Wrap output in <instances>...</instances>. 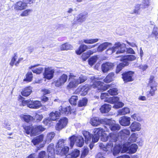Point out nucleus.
I'll return each mask as SVG.
<instances>
[{
	"mask_svg": "<svg viewBox=\"0 0 158 158\" xmlns=\"http://www.w3.org/2000/svg\"><path fill=\"white\" fill-rule=\"evenodd\" d=\"M60 112L57 111H55L50 113L49 114V118L46 119L43 121V123L48 127L52 126L53 122L51 121H55L59 117L61 114L67 115L72 113H75V111L71 110L70 106L67 107L61 106L59 109Z\"/></svg>",
	"mask_w": 158,
	"mask_h": 158,
	"instance_id": "1",
	"label": "nucleus"
},
{
	"mask_svg": "<svg viewBox=\"0 0 158 158\" xmlns=\"http://www.w3.org/2000/svg\"><path fill=\"white\" fill-rule=\"evenodd\" d=\"M126 50V45L123 43L121 44L120 42H117L114 45L111 47H109L106 50V54L110 55L116 52V54L123 53Z\"/></svg>",
	"mask_w": 158,
	"mask_h": 158,
	"instance_id": "2",
	"label": "nucleus"
},
{
	"mask_svg": "<svg viewBox=\"0 0 158 158\" xmlns=\"http://www.w3.org/2000/svg\"><path fill=\"white\" fill-rule=\"evenodd\" d=\"M64 140L60 139L59 140L56 145V154L61 156L68 153L69 148L67 146H64Z\"/></svg>",
	"mask_w": 158,
	"mask_h": 158,
	"instance_id": "3",
	"label": "nucleus"
},
{
	"mask_svg": "<svg viewBox=\"0 0 158 158\" xmlns=\"http://www.w3.org/2000/svg\"><path fill=\"white\" fill-rule=\"evenodd\" d=\"M105 131L101 128H98L94 129L93 132L94 135L92 139V142L89 144V146L91 149H92L94 147V143L97 142L101 136L105 133Z\"/></svg>",
	"mask_w": 158,
	"mask_h": 158,
	"instance_id": "4",
	"label": "nucleus"
},
{
	"mask_svg": "<svg viewBox=\"0 0 158 158\" xmlns=\"http://www.w3.org/2000/svg\"><path fill=\"white\" fill-rule=\"evenodd\" d=\"M91 82L90 83V86L91 87L95 88L98 87V88H102L103 83L100 80L103 79L102 78L98 77L93 76L91 77Z\"/></svg>",
	"mask_w": 158,
	"mask_h": 158,
	"instance_id": "5",
	"label": "nucleus"
},
{
	"mask_svg": "<svg viewBox=\"0 0 158 158\" xmlns=\"http://www.w3.org/2000/svg\"><path fill=\"white\" fill-rule=\"evenodd\" d=\"M104 120L105 121V124L109 125V128L112 131H117L120 129V126L119 124L115 123L114 121H112L107 118Z\"/></svg>",
	"mask_w": 158,
	"mask_h": 158,
	"instance_id": "6",
	"label": "nucleus"
},
{
	"mask_svg": "<svg viewBox=\"0 0 158 158\" xmlns=\"http://www.w3.org/2000/svg\"><path fill=\"white\" fill-rule=\"evenodd\" d=\"M138 148V145L135 143L132 144L129 147L124 146L122 148L121 153L127 152L133 153L135 152Z\"/></svg>",
	"mask_w": 158,
	"mask_h": 158,
	"instance_id": "7",
	"label": "nucleus"
},
{
	"mask_svg": "<svg viewBox=\"0 0 158 158\" xmlns=\"http://www.w3.org/2000/svg\"><path fill=\"white\" fill-rule=\"evenodd\" d=\"M68 122V119L66 117L61 118L59 120L55 126L56 130L60 131L65 127Z\"/></svg>",
	"mask_w": 158,
	"mask_h": 158,
	"instance_id": "8",
	"label": "nucleus"
},
{
	"mask_svg": "<svg viewBox=\"0 0 158 158\" xmlns=\"http://www.w3.org/2000/svg\"><path fill=\"white\" fill-rule=\"evenodd\" d=\"M54 73L55 70L52 68H46L45 69L44 73V77L47 79L50 80L53 77Z\"/></svg>",
	"mask_w": 158,
	"mask_h": 158,
	"instance_id": "9",
	"label": "nucleus"
},
{
	"mask_svg": "<svg viewBox=\"0 0 158 158\" xmlns=\"http://www.w3.org/2000/svg\"><path fill=\"white\" fill-rule=\"evenodd\" d=\"M68 79L67 75L64 74L60 76L57 80L55 81V85L57 87H59L63 85L65 83Z\"/></svg>",
	"mask_w": 158,
	"mask_h": 158,
	"instance_id": "10",
	"label": "nucleus"
},
{
	"mask_svg": "<svg viewBox=\"0 0 158 158\" xmlns=\"http://www.w3.org/2000/svg\"><path fill=\"white\" fill-rule=\"evenodd\" d=\"M76 76L73 73H70L69 79L71 81L67 85L69 88H72L76 87L78 84L76 80Z\"/></svg>",
	"mask_w": 158,
	"mask_h": 158,
	"instance_id": "11",
	"label": "nucleus"
},
{
	"mask_svg": "<svg viewBox=\"0 0 158 158\" xmlns=\"http://www.w3.org/2000/svg\"><path fill=\"white\" fill-rule=\"evenodd\" d=\"M106 118H105L99 119L98 117H94L91 119L90 123L92 126H97L101 123L105 124V121L104 120Z\"/></svg>",
	"mask_w": 158,
	"mask_h": 158,
	"instance_id": "12",
	"label": "nucleus"
},
{
	"mask_svg": "<svg viewBox=\"0 0 158 158\" xmlns=\"http://www.w3.org/2000/svg\"><path fill=\"white\" fill-rule=\"evenodd\" d=\"M130 131L127 129H123L120 131L119 135L122 142H124V143L125 140L127 139V137L130 135Z\"/></svg>",
	"mask_w": 158,
	"mask_h": 158,
	"instance_id": "13",
	"label": "nucleus"
},
{
	"mask_svg": "<svg viewBox=\"0 0 158 158\" xmlns=\"http://www.w3.org/2000/svg\"><path fill=\"white\" fill-rule=\"evenodd\" d=\"M113 143L111 142H109L106 145H105L103 143H101L99 144V147L100 149L106 151H112L113 148Z\"/></svg>",
	"mask_w": 158,
	"mask_h": 158,
	"instance_id": "14",
	"label": "nucleus"
},
{
	"mask_svg": "<svg viewBox=\"0 0 158 158\" xmlns=\"http://www.w3.org/2000/svg\"><path fill=\"white\" fill-rule=\"evenodd\" d=\"M114 147L113 148L112 151L113 154L114 156L118 154L121 151L122 146H125V143L124 142H122L121 141V143L114 144Z\"/></svg>",
	"mask_w": 158,
	"mask_h": 158,
	"instance_id": "15",
	"label": "nucleus"
},
{
	"mask_svg": "<svg viewBox=\"0 0 158 158\" xmlns=\"http://www.w3.org/2000/svg\"><path fill=\"white\" fill-rule=\"evenodd\" d=\"M45 130V128L41 126H32L31 136L37 135L40 132Z\"/></svg>",
	"mask_w": 158,
	"mask_h": 158,
	"instance_id": "16",
	"label": "nucleus"
},
{
	"mask_svg": "<svg viewBox=\"0 0 158 158\" xmlns=\"http://www.w3.org/2000/svg\"><path fill=\"white\" fill-rule=\"evenodd\" d=\"M113 66V64L111 63L107 62L103 63L101 66L102 70L104 73H106L112 69Z\"/></svg>",
	"mask_w": 158,
	"mask_h": 158,
	"instance_id": "17",
	"label": "nucleus"
},
{
	"mask_svg": "<svg viewBox=\"0 0 158 158\" xmlns=\"http://www.w3.org/2000/svg\"><path fill=\"white\" fill-rule=\"evenodd\" d=\"M27 6L26 3L24 2L19 1L15 4L14 9L16 10H21L26 9Z\"/></svg>",
	"mask_w": 158,
	"mask_h": 158,
	"instance_id": "18",
	"label": "nucleus"
},
{
	"mask_svg": "<svg viewBox=\"0 0 158 158\" xmlns=\"http://www.w3.org/2000/svg\"><path fill=\"white\" fill-rule=\"evenodd\" d=\"M131 118L126 116H124L119 118V122L122 126H127L130 124Z\"/></svg>",
	"mask_w": 158,
	"mask_h": 158,
	"instance_id": "19",
	"label": "nucleus"
},
{
	"mask_svg": "<svg viewBox=\"0 0 158 158\" xmlns=\"http://www.w3.org/2000/svg\"><path fill=\"white\" fill-rule=\"evenodd\" d=\"M109 142L113 143H115V144H117L118 143H121L122 140L119 139L120 136H118V137L117 134L114 133H110L109 135Z\"/></svg>",
	"mask_w": 158,
	"mask_h": 158,
	"instance_id": "20",
	"label": "nucleus"
},
{
	"mask_svg": "<svg viewBox=\"0 0 158 158\" xmlns=\"http://www.w3.org/2000/svg\"><path fill=\"white\" fill-rule=\"evenodd\" d=\"M112 46L111 43L109 42H104L100 44L97 48V51L102 52L109 47Z\"/></svg>",
	"mask_w": 158,
	"mask_h": 158,
	"instance_id": "21",
	"label": "nucleus"
},
{
	"mask_svg": "<svg viewBox=\"0 0 158 158\" xmlns=\"http://www.w3.org/2000/svg\"><path fill=\"white\" fill-rule=\"evenodd\" d=\"M136 57L133 55H128L124 56L121 57L120 59L121 61H123L124 63L127 64V65L128 64V61H131L135 60Z\"/></svg>",
	"mask_w": 158,
	"mask_h": 158,
	"instance_id": "22",
	"label": "nucleus"
},
{
	"mask_svg": "<svg viewBox=\"0 0 158 158\" xmlns=\"http://www.w3.org/2000/svg\"><path fill=\"white\" fill-rule=\"evenodd\" d=\"M133 73L131 71H129L127 73H123V78L125 82L130 81H133L132 76Z\"/></svg>",
	"mask_w": 158,
	"mask_h": 158,
	"instance_id": "23",
	"label": "nucleus"
},
{
	"mask_svg": "<svg viewBox=\"0 0 158 158\" xmlns=\"http://www.w3.org/2000/svg\"><path fill=\"white\" fill-rule=\"evenodd\" d=\"M82 134L85 138V143L88 144L91 142V138H93V135L89 132L84 131H83ZM92 141L90 144L92 143Z\"/></svg>",
	"mask_w": 158,
	"mask_h": 158,
	"instance_id": "24",
	"label": "nucleus"
},
{
	"mask_svg": "<svg viewBox=\"0 0 158 158\" xmlns=\"http://www.w3.org/2000/svg\"><path fill=\"white\" fill-rule=\"evenodd\" d=\"M141 125L139 123L135 121L132 123L130 127L131 131L132 132H135L136 131H139L141 128Z\"/></svg>",
	"mask_w": 158,
	"mask_h": 158,
	"instance_id": "25",
	"label": "nucleus"
},
{
	"mask_svg": "<svg viewBox=\"0 0 158 158\" xmlns=\"http://www.w3.org/2000/svg\"><path fill=\"white\" fill-rule=\"evenodd\" d=\"M29 103V108L33 109H38L41 106L40 102L38 101H30Z\"/></svg>",
	"mask_w": 158,
	"mask_h": 158,
	"instance_id": "26",
	"label": "nucleus"
},
{
	"mask_svg": "<svg viewBox=\"0 0 158 158\" xmlns=\"http://www.w3.org/2000/svg\"><path fill=\"white\" fill-rule=\"evenodd\" d=\"M87 17V14L86 13H81L77 16L75 20L78 23H82L85 21Z\"/></svg>",
	"mask_w": 158,
	"mask_h": 158,
	"instance_id": "27",
	"label": "nucleus"
},
{
	"mask_svg": "<svg viewBox=\"0 0 158 158\" xmlns=\"http://www.w3.org/2000/svg\"><path fill=\"white\" fill-rule=\"evenodd\" d=\"M90 89L88 85L86 84L78 88L81 94L83 96L85 95L87 93L88 90Z\"/></svg>",
	"mask_w": 158,
	"mask_h": 158,
	"instance_id": "28",
	"label": "nucleus"
},
{
	"mask_svg": "<svg viewBox=\"0 0 158 158\" xmlns=\"http://www.w3.org/2000/svg\"><path fill=\"white\" fill-rule=\"evenodd\" d=\"M99 39L97 38L94 39H84L83 40L79 41V44H82L84 43L86 44H93L98 42Z\"/></svg>",
	"mask_w": 158,
	"mask_h": 158,
	"instance_id": "29",
	"label": "nucleus"
},
{
	"mask_svg": "<svg viewBox=\"0 0 158 158\" xmlns=\"http://www.w3.org/2000/svg\"><path fill=\"white\" fill-rule=\"evenodd\" d=\"M114 73L113 72L109 73L103 80L104 82L106 83H109L112 81L115 78Z\"/></svg>",
	"mask_w": 158,
	"mask_h": 158,
	"instance_id": "30",
	"label": "nucleus"
},
{
	"mask_svg": "<svg viewBox=\"0 0 158 158\" xmlns=\"http://www.w3.org/2000/svg\"><path fill=\"white\" fill-rule=\"evenodd\" d=\"M111 106L109 104H105L102 106L100 108L102 113H106L109 112L111 109Z\"/></svg>",
	"mask_w": 158,
	"mask_h": 158,
	"instance_id": "31",
	"label": "nucleus"
},
{
	"mask_svg": "<svg viewBox=\"0 0 158 158\" xmlns=\"http://www.w3.org/2000/svg\"><path fill=\"white\" fill-rule=\"evenodd\" d=\"M44 138V135H43L36 136L31 141L34 145H36L43 140Z\"/></svg>",
	"mask_w": 158,
	"mask_h": 158,
	"instance_id": "32",
	"label": "nucleus"
},
{
	"mask_svg": "<svg viewBox=\"0 0 158 158\" xmlns=\"http://www.w3.org/2000/svg\"><path fill=\"white\" fill-rule=\"evenodd\" d=\"M154 77L151 76L149 78V85L151 88L157 89V83L154 80Z\"/></svg>",
	"mask_w": 158,
	"mask_h": 158,
	"instance_id": "33",
	"label": "nucleus"
},
{
	"mask_svg": "<svg viewBox=\"0 0 158 158\" xmlns=\"http://www.w3.org/2000/svg\"><path fill=\"white\" fill-rule=\"evenodd\" d=\"M38 65H35L33 66H31L29 67V69H31L32 72L37 74L40 73L43 70V68L41 67H40L38 68L35 69L34 68L37 66Z\"/></svg>",
	"mask_w": 158,
	"mask_h": 158,
	"instance_id": "34",
	"label": "nucleus"
},
{
	"mask_svg": "<svg viewBox=\"0 0 158 158\" xmlns=\"http://www.w3.org/2000/svg\"><path fill=\"white\" fill-rule=\"evenodd\" d=\"M31 92V87L29 86L24 88L21 92V94L23 96L27 97L30 94Z\"/></svg>",
	"mask_w": 158,
	"mask_h": 158,
	"instance_id": "35",
	"label": "nucleus"
},
{
	"mask_svg": "<svg viewBox=\"0 0 158 158\" xmlns=\"http://www.w3.org/2000/svg\"><path fill=\"white\" fill-rule=\"evenodd\" d=\"M119 100V98L117 97H113L110 98H106L104 102H107L110 103L115 104L118 102Z\"/></svg>",
	"mask_w": 158,
	"mask_h": 158,
	"instance_id": "36",
	"label": "nucleus"
},
{
	"mask_svg": "<svg viewBox=\"0 0 158 158\" xmlns=\"http://www.w3.org/2000/svg\"><path fill=\"white\" fill-rule=\"evenodd\" d=\"M87 45L84 44L80 45L78 49L76 51V52L77 55H80L81 53L87 50Z\"/></svg>",
	"mask_w": 158,
	"mask_h": 158,
	"instance_id": "37",
	"label": "nucleus"
},
{
	"mask_svg": "<svg viewBox=\"0 0 158 158\" xmlns=\"http://www.w3.org/2000/svg\"><path fill=\"white\" fill-rule=\"evenodd\" d=\"M84 140L83 137L81 136H77L76 143L77 145L80 147H82L84 143Z\"/></svg>",
	"mask_w": 158,
	"mask_h": 158,
	"instance_id": "38",
	"label": "nucleus"
},
{
	"mask_svg": "<svg viewBox=\"0 0 158 158\" xmlns=\"http://www.w3.org/2000/svg\"><path fill=\"white\" fill-rule=\"evenodd\" d=\"M61 50H68L72 49L73 47L72 46L68 43H66L61 45L60 46Z\"/></svg>",
	"mask_w": 158,
	"mask_h": 158,
	"instance_id": "39",
	"label": "nucleus"
},
{
	"mask_svg": "<svg viewBox=\"0 0 158 158\" xmlns=\"http://www.w3.org/2000/svg\"><path fill=\"white\" fill-rule=\"evenodd\" d=\"M55 135V133L53 132H51L48 133L46 136L45 142L48 143L50 142Z\"/></svg>",
	"mask_w": 158,
	"mask_h": 158,
	"instance_id": "40",
	"label": "nucleus"
},
{
	"mask_svg": "<svg viewBox=\"0 0 158 158\" xmlns=\"http://www.w3.org/2000/svg\"><path fill=\"white\" fill-rule=\"evenodd\" d=\"M118 113L121 115H125L129 114L130 112L129 109L127 107H124L121 109L119 110L118 111Z\"/></svg>",
	"mask_w": 158,
	"mask_h": 158,
	"instance_id": "41",
	"label": "nucleus"
},
{
	"mask_svg": "<svg viewBox=\"0 0 158 158\" xmlns=\"http://www.w3.org/2000/svg\"><path fill=\"white\" fill-rule=\"evenodd\" d=\"M124 63L123 61L120 63L117 66L116 70V73H118L125 66L127 65V64Z\"/></svg>",
	"mask_w": 158,
	"mask_h": 158,
	"instance_id": "42",
	"label": "nucleus"
},
{
	"mask_svg": "<svg viewBox=\"0 0 158 158\" xmlns=\"http://www.w3.org/2000/svg\"><path fill=\"white\" fill-rule=\"evenodd\" d=\"M78 97L77 96H72L69 99V102L71 105H76L77 101L78 100Z\"/></svg>",
	"mask_w": 158,
	"mask_h": 158,
	"instance_id": "43",
	"label": "nucleus"
},
{
	"mask_svg": "<svg viewBox=\"0 0 158 158\" xmlns=\"http://www.w3.org/2000/svg\"><path fill=\"white\" fill-rule=\"evenodd\" d=\"M23 127L25 133L27 134H30L31 136L32 126L31 125L29 126H24Z\"/></svg>",
	"mask_w": 158,
	"mask_h": 158,
	"instance_id": "44",
	"label": "nucleus"
},
{
	"mask_svg": "<svg viewBox=\"0 0 158 158\" xmlns=\"http://www.w3.org/2000/svg\"><path fill=\"white\" fill-rule=\"evenodd\" d=\"M87 79V77L86 76L82 75H80L78 79H76V80L77 82V84H78L84 82Z\"/></svg>",
	"mask_w": 158,
	"mask_h": 158,
	"instance_id": "45",
	"label": "nucleus"
},
{
	"mask_svg": "<svg viewBox=\"0 0 158 158\" xmlns=\"http://www.w3.org/2000/svg\"><path fill=\"white\" fill-rule=\"evenodd\" d=\"M22 119L26 122L28 123L33 120V118L30 115H23Z\"/></svg>",
	"mask_w": 158,
	"mask_h": 158,
	"instance_id": "46",
	"label": "nucleus"
},
{
	"mask_svg": "<svg viewBox=\"0 0 158 158\" xmlns=\"http://www.w3.org/2000/svg\"><path fill=\"white\" fill-rule=\"evenodd\" d=\"M98 59L97 56H94L92 57L89 59L88 60L89 64L91 66H92L94 63H96Z\"/></svg>",
	"mask_w": 158,
	"mask_h": 158,
	"instance_id": "47",
	"label": "nucleus"
},
{
	"mask_svg": "<svg viewBox=\"0 0 158 158\" xmlns=\"http://www.w3.org/2000/svg\"><path fill=\"white\" fill-rule=\"evenodd\" d=\"M153 35L155 37L156 40L158 38V28L156 26H154L152 30L151 35Z\"/></svg>",
	"mask_w": 158,
	"mask_h": 158,
	"instance_id": "48",
	"label": "nucleus"
},
{
	"mask_svg": "<svg viewBox=\"0 0 158 158\" xmlns=\"http://www.w3.org/2000/svg\"><path fill=\"white\" fill-rule=\"evenodd\" d=\"M108 93L111 95H115L118 94V90L116 88L110 89L108 91Z\"/></svg>",
	"mask_w": 158,
	"mask_h": 158,
	"instance_id": "49",
	"label": "nucleus"
},
{
	"mask_svg": "<svg viewBox=\"0 0 158 158\" xmlns=\"http://www.w3.org/2000/svg\"><path fill=\"white\" fill-rule=\"evenodd\" d=\"M77 139V136L75 135L72 136L70 138V145L71 148H72L73 147L75 142L76 141Z\"/></svg>",
	"mask_w": 158,
	"mask_h": 158,
	"instance_id": "50",
	"label": "nucleus"
},
{
	"mask_svg": "<svg viewBox=\"0 0 158 158\" xmlns=\"http://www.w3.org/2000/svg\"><path fill=\"white\" fill-rule=\"evenodd\" d=\"M18 57L16 53L14 54V56L12 58L10 62V65L12 67L15 64V63L17 61V60L18 59Z\"/></svg>",
	"mask_w": 158,
	"mask_h": 158,
	"instance_id": "51",
	"label": "nucleus"
},
{
	"mask_svg": "<svg viewBox=\"0 0 158 158\" xmlns=\"http://www.w3.org/2000/svg\"><path fill=\"white\" fill-rule=\"evenodd\" d=\"M87 99L85 98H84L80 100L78 103V106L82 107L86 106L87 102Z\"/></svg>",
	"mask_w": 158,
	"mask_h": 158,
	"instance_id": "52",
	"label": "nucleus"
},
{
	"mask_svg": "<svg viewBox=\"0 0 158 158\" xmlns=\"http://www.w3.org/2000/svg\"><path fill=\"white\" fill-rule=\"evenodd\" d=\"M47 150L48 153H55V149L53 143H51L47 147Z\"/></svg>",
	"mask_w": 158,
	"mask_h": 158,
	"instance_id": "53",
	"label": "nucleus"
},
{
	"mask_svg": "<svg viewBox=\"0 0 158 158\" xmlns=\"http://www.w3.org/2000/svg\"><path fill=\"white\" fill-rule=\"evenodd\" d=\"M32 10L27 9L21 13L20 14V16L22 17L27 16L29 15L30 13L32 12Z\"/></svg>",
	"mask_w": 158,
	"mask_h": 158,
	"instance_id": "54",
	"label": "nucleus"
},
{
	"mask_svg": "<svg viewBox=\"0 0 158 158\" xmlns=\"http://www.w3.org/2000/svg\"><path fill=\"white\" fill-rule=\"evenodd\" d=\"M141 4H139L136 5L135 6V8L134 10V11L131 13L132 14H139L141 8Z\"/></svg>",
	"mask_w": 158,
	"mask_h": 158,
	"instance_id": "55",
	"label": "nucleus"
},
{
	"mask_svg": "<svg viewBox=\"0 0 158 158\" xmlns=\"http://www.w3.org/2000/svg\"><path fill=\"white\" fill-rule=\"evenodd\" d=\"M137 138V135L135 133H133L129 138L128 141L131 142H135L136 141Z\"/></svg>",
	"mask_w": 158,
	"mask_h": 158,
	"instance_id": "56",
	"label": "nucleus"
},
{
	"mask_svg": "<svg viewBox=\"0 0 158 158\" xmlns=\"http://www.w3.org/2000/svg\"><path fill=\"white\" fill-rule=\"evenodd\" d=\"M32 77L33 76L32 73L31 72H29L27 74L26 78L24 80L30 82L32 81Z\"/></svg>",
	"mask_w": 158,
	"mask_h": 158,
	"instance_id": "57",
	"label": "nucleus"
},
{
	"mask_svg": "<svg viewBox=\"0 0 158 158\" xmlns=\"http://www.w3.org/2000/svg\"><path fill=\"white\" fill-rule=\"evenodd\" d=\"M157 89L151 88L150 91L147 92V96L148 97L153 96L155 94V91Z\"/></svg>",
	"mask_w": 158,
	"mask_h": 158,
	"instance_id": "58",
	"label": "nucleus"
},
{
	"mask_svg": "<svg viewBox=\"0 0 158 158\" xmlns=\"http://www.w3.org/2000/svg\"><path fill=\"white\" fill-rule=\"evenodd\" d=\"M71 154L73 158H76L79 155L80 151L77 149H75Z\"/></svg>",
	"mask_w": 158,
	"mask_h": 158,
	"instance_id": "59",
	"label": "nucleus"
},
{
	"mask_svg": "<svg viewBox=\"0 0 158 158\" xmlns=\"http://www.w3.org/2000/svg\"><path fill=\"white\" fill-rule=\"evenodd\" d=\"M88 152L89 150L88 148L84 147L82 152L81 157L82 158L85 157L88 154Z\"/></svg>",
	"mask_w": 158,
	"mask_h": 158,
	"instance_id": "60",
	"label": "nucleus"
},
{
	"mask_svg": "<svg viewBox=\"0 0 158 158\" xmlns=\"http://www.w3.org/2000/svg\"><path fill=\"white\" fill-rule=\"evenodd\" d=\"M109 138V135H107L105 133L101 136V140L103 142H106L107 141L108 139Z\"/></svg>",
	"mask_w": 158,
	"mask_h": 158,
	"instance_id": "61",
	"label": "nucleus"
},
{
	"mask_svg": "<svg viewBox=\"0 0 158 158\" xmlns=\"http://www.w3.org/2000/svg\"><path fill=\"white\" fill-rule=\"evenodd\" d=\"M131 117L135 120H137L139 121H140L142 120L141 118L139 116V115L137 114H135L132 115Z\"/></svg>",
	"mask_w": 158,
	"mask_h": 158,
	"instance_id": "62",
	"label": "nucleus"
},
{
	"mask_svg": "<svg viewBox=\"0 0 158 158\" xmlns=\"http://www.w3.org/2000/svg\"><path fill=\"white\" fill-rule=\"evenodd\" d=\"M142 3L144 8L148 7L150 5L149 0H143Z\"/></svg>",
	"mask_w": 158,
	"mask_h": 158,
	"instance_id": "63",
	"label": "nucleus"
},
{
	"mask_svg": "<svg viewBox=\"0 0 158 158\" xmlns=\"http://www.w3.org/2000/svg\"><path fill=\"white\" fill-rule=\"evenodd\" d=\"M123 105L124 104L123 103L121 102H119L118 101V102L115 104V105L113 107L115 108H118L123 106Z\"/></svg>",
	"mask_w": 158,
	"mask_h": 158,
	"instance_id": "64",
	"label": "nucleus"
}]
</instances>
